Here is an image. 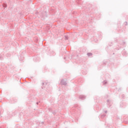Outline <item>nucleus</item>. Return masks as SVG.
Listing matches in <instances>:
<instances>
[{"label": "nucleus", "instance_id": "obj_4", "mask_svg": "<svg viewBox=\"0 0 128 128\" xmlns=\"http://www.w3.org/2000/svg\"><path fill=\"white\" fill-rule=\"evenodd\" d=\"M87 54L88 56H92V53H88Z\"/></svg>", "mask_w": 128, "mask_h": 128}, {"label": "nucleus", "instance_id": "obj_5", "mask_svg": "<svg viewBox=\"0 0 128 128\" xmlns=\"http://www.w3.org/2000/svg\"><path fill=\"white\" fill-rule=\"evenodd\" d=\"M66 40H68V37L67 36H65Z\"/></svg>", "mask_w": 128, "mask_h": 128}, {"label": "nucleus", "instance_id": "obj_3", "mask_svg": "<svg viewBox=\"0 0 128 128\" xmlns=\"http://www.w3.org/2000/svg\"><path fill=\"white\" fill-rule=\"evenodd\" d=\"M108 84V82L106 80H104L103 82V84Z\"/></svg>", "mask_w": 128, "mask_h": 128}, {"label": "nucleus", "instance_id": "obj_1", "mask_svg": "<svg viewBox=\"0 0 128 128\" xmlns=\"http://www.w3.org/2000/svg\"><path fill=\"white\" fill-rule=\"evenodd\" d=\"M61 84H62L63 86H66V82L64 80H62L60 82Z\"/></svg>", "mask_w": 128, "mask_h": 128}, {"label": "nucleus", "instance_id": "obj_7", "mask_svg": "<svg viewBox=\"0 0 128 128\" xmlns=\"http://www.w3.org/2000/svg\"><path fill=\"white\" fill-rule=\"evenodd\" d=\"M43 84H44V83H43Z\"/></svg>", "mask_w": 128, "mask_h": 128}, {"label": "nucleus", "instance_id": "obj_6", "mask_svg": "<svg viewBox=\"0 0 128 128\" xmlns=\"http://www.w3.org/2000/svg\"><path fill=\"white\" fill-rule=\"evenodd\" d=\"M106 114V111L105 112Z\"/></svg>", "mask_w": 128, "mask_h": 128}, {"label": "nucleus", "instance_id": "obj_2", "mask_svg": "<svg viewBox=\"0 0 128 128\" xmlns=\"http://www.w3.org/2000/svg\"><path fill=\"white\" fill-rule=\"evenodd\" d=\"M79 98L80 100H84V98H86V96H84V95H81L80 96Z\"/></svg>", "mask_w": 128, "mask_h": 128}]
</instances>
